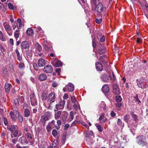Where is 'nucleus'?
Segmentation results:
<instances>
[{
	"label": "nucleus",
	"instance_id": "423d86ee",
	"mask_svg": "<svg viewBox=\"0 0 148 148\" xmlns=\"http://www.w3.org/2000/svg\"><path fill=\"white\" fill-rule=\"evenodd\" d=\"M137 138V142L139 145L143 146L146 144V142L145 136H141Z\"/></svg>",
	"mask_w": 148,
	"mask_h": 148
},
{
	"label": "nucleus",
	"instance_id": "6ab92c4d",
	"mask_svg": "<svg viewBox=\"0 0 148 148\" xmlns=\"http://www.w3.org/2000/svg\"><path fill=\"white\" fill-rule=\"evenodd\" d=\"M51 64L54 66L56 67H61L62 66V63L59 60H57L55 62H52Z\"/></svg>",
	"mask_w": 148,
	"mask_h": 148
},
{
	"label": "nucleus",
	"instance_id": "de8ad7c7",
	"mask_svg": "<svg viewBox=\"0 0 148 148\" xmlns=\"http://www.w3.org/2000/svg\"><path fill=\"white\" fill-rule=\"evenodd\" d=\"M71 100L72 102L73 103H75L77 101V99L74 96H72L71 97Z\"/></svg>",
	"mask_w": 148,
	"mask_h": 148
},
{
	"label": "nucleus",
	"instance_id": "bb28decb",
	"mask_svg": "<svg viewBox=\"0 0 148 148\" xmlns=\"http://www.w3.org/2000/svg\"><path fill=\"white\" fill-rule=\"evenodd\" d=\"M15 52L16 54L17 60L19 61H22V56L20 54L17 48L16 49Z\"/></svg>",
	"mask_w": 148,
	"mask_h": 148
},
{
	"label": "nucleus",
	"instance_id": "c9c22d12",
	"mask_svg": "<svg viewBox=\"0 0 148 148\" xmlns=\"http://www.w3.org/2000/svg\"><path fill=\"white\" fill-rule=\"evenodd\" d=\"M106 104L105 102L103 101H102L101 102V104H100L99 106V107L101 108H103V110H105L106 108Z\"/></svg>",
	"mask_w": 148,
	"mask_h": 148
},
{
	"label": "nucleus",
	"instance_id": "49530a36",
	"mask_svg": "<svg viewBox=\"0 0 148 148\" xmlns=\"http://www.w3.org/2000/svg\"><path fill=\"white\" fill-rule=\"evenodd\" d=\"M52 134L53 136L55 137H57V130H53L52 131Z\"/></svg>",
	"mask_w": 148,
	"mask_h": 148
},
{
	"label": "nucleus",
	"instance_id": "c756f323",
	"mask_svg": "<svg viewBox=\"0 0 148 148\" xmlns=\"http://www.w3.org/2000/svg\"><path fill=\"white\" fill-rule=\"evenodd\" d=\"M55 112L54 114L55 118L56 119H58L60 117L61 114V111H57Z\"/></svg>",
	"mask_w": 148,
	"mask_h": 148
},
{
	"label": "nucleus",
	"instance_id": "72a5a7b5",
	"mask_svg": "<svg viewBox=\"0 0 148 148\" xmlns=\"http://www.w3.org/2000/svg\"><path fill=\"white\" fill-rule=\"evenodd\" d=\"M24 116L25 117H27L30 115V112L28 109L24 110Z\"/></svg>",
	"mask_w": 148,
	"mask_h": 148
},
{
	"label": "nucleus",
	"instance_id": "4d7b16f0",
	"mask_svg": "<svg viewBox=\"0 0 148 148\" xmlns=\"http://www.w3.org/2000/svg\"><path fill=\"white\" fill-rule=\"evenodd\" d=\"M41 98L43 100H46L47 99L46 95L44 93H43L42 94Z\"/></svg>",
	"mask_w": 148,
	"mask_h": 148
},
{
	"label": "nucleus",
	"instance_id": "39448f33",
	"mask_svg": "<svg viewBox=\"0 0 148 148\" xmlns=\"http://www.w3.org/2000/svg\"><path fill=\"white\" fill-rule=\"evenodd\" d=\"M24 133L25 135L27 138L30 143L32 144L34 142L32 140L33 135L32 132L31 131L26 129L25 130Z\"/></svg>",
	"mask_w": 148,
	"mask_h": 148
},
{
	"label": "nucleus",
	"instance_id": "37998d69",
	"mask_svg": "<svg viewBox=\"0 0 148 148\" xmlns=\"http://www.w3.org/2000/svg\"><path fill=\"white\" fill-rule=\"evenodd\" d=\"M55 121L54 120H53L50 123H49L48 124H49L52 127V128H54L55 127V126L56 125H55Z\"/></svg>",
	"mask_w": 148,
	"mask_h": 148
},
{
	"label": "nucleus",
	"instance_id": "5701e85b",
	"mask_svg": "<svg viewBox=\"0 0 148 148\" xmlns=\"http://www.w3.org/2000/svg\"><path fill=\"white\" fill-rule=\"evenodd\" d=\"M18 141L21 144L23 145L26 144L27 143V141L25 137L23 136L21 137L19 139Z\"/></svg>",
	"mask_w": 148,
	"mask_h": 148
},
{
	"label": "nucleus",
	"instance_id": "a878e982",
	"mask_svg": "<svg viewBox=\"0 0 148 148\" xmlns=\"http://www.w3.org/2000/svg\"><path fill=\"white\" fill-rule=\"evenodd\" d=\"M12 87V85L8 83H5V88L6 93H9L10 88L11 87Z\"/></svg>",
	"mask_w": 148,
	"mask_h": 148
},
{
	"label": "nucleus",
	"instance_id": "0eeeda50",
	"mask_svg": "<svg viewBox=\"0 0 148 148\" xmlns=\"http://www.w3.org/2000/svg\"><path fill=\"white\" fill-rule=\"evenodd\" d=\"M104 9V7L101 3H99L96 6L94 9L95 12L100 13L103 12Z\"/></svg>",
	"mask_w": 148,
	"mask_h": 148
},
{
	"label": "nucleus",
	"instance_id": "f8f14e48",
	"mask_svg": "<svg viewBox=\"0 0 148 148\" xmlns=\"http://www.w3.org/2000/svg\"><path fill=\"white\" fill-rule=\"evenodd\" d=\"M101 78L102 81L106 82H109L110 79H111L112 77L111 76L108 77L106 74H101Z\"/></svg>",
	"mask_w": 148,
	"mask_h": 148
},
{
	"label": "nucleus",
	"instance_id": "9d476101",
	"mask_svg": "<svg viewBox=\"0 0 148 148\" xmlns=\"http://www.w3.org/2000/svg\"><path fill=\"white\" fill-rule=\"evenodd\" d=\"M113 92L115 95H119L121 93V90L119 87L116 84H114L113 86Z\"/></svg>",
	"mask_w": 148,
	"mask_h": 148
},
{
	"label": "nucleus",
	"instance_id": "69168bd1",
	"mask_svg": "<svg viewBox=\"0 0 148 148\" xmlns=\"http://www.w3.org/2000/svg\"><path fill=\"white\" fill-rule=\"evenodd\" d=\"M33 66L35 70L38 71V67L37 66L36 64H34Z\"/></svg>",
	"mask_w": 148,
	"mask_h": 148
},
{
	"label": "nucleus",
	"instance_id": "603ef678",
	"mask_svg": "<svg viewBox=\"0 0 148 148\" xmlns=\"http://www.w3.org/2000/svg\"><path fill=\"white\" fill-rule=\"evenodd\" d=\"M0 40L3 41L5 40V39L3 37V34L2 32L0 34Z\"/></svg>",
	"mask_w": 148,
	"mask_h": 148
},
{
	"label": "nucleus",
	"instance_id": "ea45409f",
	"mask_svg": "<svg viewBox=\"0 0 148 148\" xmlns=\"http://www.w3.org/2000/svg\"><path fill=\"white\" fill-rule=\"evenodd\" d=\"M94 142V140L92 138H90L89 140H87V143L89 145H92Z\"/></svg>",
	"mask_w": 148,
	"mask_h": 148
},
{
	"label": "nucleus",
	"instance_id": "3c124183",
	"mask_svg": "<svg viewBox=\"0 0 148 148\" xmlns=\"http://www.w3.org/2000/svg\"><path fill=\"white\" fill-rule=\"evenodd\" d=\"M98 130L100 132H101L103 130V128L100 125H98L96 126Z\"/></svg>",
	"mask_w": 148,
	"mask_h": 148
},
{
	"label": "nucleus",
	"instance_id": "680f3d73",
	"mask_svg": "<svg viewBox=\"0 0 148 148\" xmlns=\"http://www.w3.org/2000/svg\"><path fill=\"white\" fill-rule=\"evenodd\" d=\"M132 117L135 121H137L138 120L137 116L136 115L134 114H133L132 115Z\"/></svg>",
	"mask_w": 148,
	"mask_h": 148
},
{
	"label": "nucleus",
	"instance_id": "8fccbe9b",
	"mask_svg": "<svg viewBox=\"0 0 148 148\" xmlns=\"http://www.w3.org/2000/svg\"><path fill=\"white\" fill-rule=\"evenodd\" d=\"M102 21V19L101 18H96L95 19V22L97 24L100 23Z\"/></svg>",
	"mask_w": 148,
	"mask_h": 148
},
{
	"label": "nucleus",
	"instance_id": "a19ab883",
	"mask_svg": "<svg viewBox=\"0 0 148 148\" xmlns=\"http://www.w3.org/2000/svg\"><path fill=\"white\" fill-rule=\"evenodd\" d=\"M3 73L4 77H7L8 72L6 69L5 68L3 70Z\"/></svg>",
	"mask_w": 148,
	"mask_h": 148
},
{
	"label": "nucleus",
	"instance_id": "2eb2a0df",
	"mask_svg": "<svg viewBox=\"0 0 148 148\" xmlns=\"http://www.w3.org/2000/svg\"><path fill=\"white\" fill-rule=\"evenodd\" d=\"M104 57V58H103L102 57L100 56L99 58L98 57H97V58L100 61L102 62L104 65H105L107 64L108 62L107 58L106 55H105Z\"/></svg>",
	"mask_w": 148,
	"mask_h": 148
},
{
	"label": "nucleus",
	"instance_id": "338daca9",
	"mask_svg": "<svg viewBox=\"0 0 148 148\" xmlns=\"http://www.w3.org/2000/svg\"><path fill=\"white\" fill-rule=\"evenodd\" d=\"M11 141L13 143L15 144L17 141V139H12Z\"/></svg>",
	"mask_w": 148,
	"mask_h": 148
},
{
	"label": "nucleus",
	"instance_id": "dca6fc26",
	"mask_svg": "<svg viewBox=\"0 0 148 148\" xmlns=\"http://www.w3.org/2000/svg\"><path fill=\"white\" fill-rule=\"evenodd\" d=\"M79 3L81 5L82 8L84 9H87L88 8L87 3H86V0H78Z\"/></svg>",
	"mask_w": 148,
	"mask_h": 148
},
{
	"label": "nucleus",
	"instance_id": "4c0bfd02",
	"mask_svg": "<svg viewBox=\"0 0 148 148\" xmlns=\"http://www.w3.org/2000/svg\"><path fill=\"white\" fill-rule=\"evenodd\" d=\"M70 116L71 117V118L69 117L70 120H69V122H70L74 118V114L73 113V111H71L70 112Z\"/></svg>",
	"mask_w": 148,
	"mask_h": 148
},
{
	"label": "nucleus",
	"instance_id": "13d9d810",
	"mask_svg": "<svg viewBox=\"0 0 148 148\" xmlns=\"http://www.w3.org/2000/svg\"><path fill=\"white\" fill-rule=\"evenodd\" d=\"M104 114H101L99 118L98 119L99 121H101L104 118Z\"/></svg>",
	"mask_w": 148,
	"mask_h": 148
},
{
	"label": "nucleus",
	"instance_id": "ddd939ff",
	"mask_svg": "<svg viewBox=\"0 0 148 148\" xmlns=\"http://www.w3.org/2000/svg\"><path fill=\"white\" fill-rule=\"evenodd\" d=\"M15 126H11L9 128V130L12 132L13 135L14 137H16L18 136V130L17 129H16L14 128Z\"/></svg>",
	"mask_w": 148,
	"mask_h": 148
},
{
	"label": "nucleus",
	"instance_id": "052dcab7",
	"mask_svg": "<svg viewBox=\"0 0 148 148\" xmlns=\"http://www.w3.org/2000/svg\"><path fill=\"white\" fill-rule=\"evenodd\" d=\"M51 128H52L51 126L49 124H48L46 127V129L48 132L50 131Z\"/></svg>",
	"mask_w": 148,
	"mask_h": 148
},
{
	"label": "nucleus",
	"instance_id": "0e129e2a",
	"mask_svg": "<svg viewBox=\"0 0 148 148\" xmlns=\"http://www.w3.org/2000/svg\"><path fill=\"white\" fill-rule=\"evenodd\" d=\"M97 3L96 0H91V3L92 4V5H95Z\"/></svg>",
	"mask_w": 148,
	"mask_h": 148
},
{
	"label": "nucleus",
	"instance_id": "e2e57ef3",
	"mask_svg": "<svg viewBox=\"0 0 148 148\" xmlns=\"http://www.w3.org/2000/svg\"><path fill=\"white\" fill-rule=\"evenodd\" d=\"M14 102L16 106H17L18 104V99H14Z\"/></svg>",
	"mask_w": 148,
	"mask_h": 148
},
{
	"label": "nucleus",
	"instance_id": "b1692460",
	"mask_svg": "<svg viewBox=\"0 0 148 148\" xmlns=\"http://www.w3.org/2000/svg\"><path fill=\"white\" fill-rule=\"evenodd\" d=\"M68 114H65L62 115L61 117V119L62 120V121L64 123L66 122H69V120H70L69 118H68Z\"/></svg>",
	"mask_w": 148,
	"mask_h": 148
},
{
	"label": "nucleus",
	"instance_id": "c85d7f7f",
	"mask_svg": "<svg viewBox=\"0 0 148 148\" xmlns=\"http://www.w3.org/2000/svg\"><path fill=\"white\" fill-rule=\"evenodd\" d=\"M26 56L29 59L31 58L32 55V52L31 50H29L26 52Z\"/></svg>",
	"mask_w": 148,
	"mask_h": 148
},
{
	"label": "nucleus",
	"instance_id": "4be33fe9",
	"mask_svg": "<svg viewBox=\"0 0 148 148\" xmlns=\"http://www.w3.org/2000/svg\"><path fill=\"white\" fill-rule=\"evenodd\" d=\"M102 91L104 93H108L109 91V88L107 84L104 85L101 88Z\"/></svg>",
	"mask_w": 148,
	"mask_h": 148
},
{
	"label": "nucleus",
	"instance_id": "20e7f679",
	"mask_svg": "<svg viewBox=\"0 0 148 148\" xmlns=\"http://www.w3.org/2000/svg\"><path fill=\"white\" fill-rule=\"evenodd\" d=\"M30 97L31 105L34 106H37V100L34 91H32L31 93Z\"/></svg>",
	"mask_w": 148,
	"mask_h": 148
},
{
	"label": "nucleus",
	"instance_id": "412c9836",
	"mask_svg": "<svg viewBox=\"0 0 148 148\" xmlns=\"http://www.w3.org/2000/svg\"><path fill=\"white\" fill-rule=\"evenodd\" d=\"M21 47L22 48L26 49L29 47V44L27 41H23L21 43Z\"/></svg>",
	"mask_w": 148,
	"mask_h": 148
},
{
	"label": "nucleus",
	"instance_id": "5fc2aeb1",
	"mask_svg": "<svg viewBox=\"0 0 148 148\" xmlns=\"http://www.w3.org/2000/svg\"><path fill=\"white\" fill-rule=\"evenodd\" d=\"M13 114L15 115L16 118H17L18 116L19 115V112L17 110H15L13 112Z\"/></svg>",
	"mask_w": 148,
	"mask_h": 148
},
{
	"label": "nucleus",
	"instance_id": "9b49d317",
	"mask_svg": "<svg viewBox=\"0 0 148 148\" xmlns=\"http://www.w3.org/2000/svg\"><path fill=\"white\" fill-rule=\"evenodd\" d=\"M53 71V68L50 65H46L43 69V71L46 73H51Z\"/></svg>",
	"mask_w": 148,
	"mask_h": 148
},
{
	"label": "nucleus",
	"instance_id": "09e8293b",
	"mask_svg": "<svg viewBox=\"0 0 148 148\" xmlns=\"http://www.w3.org/2000/svg\"><path fill=\"white\" fill-rule=\"evenodd\" d=\"M16 118V119H17L20 122L22 123L23 122V118L21 115H19Z\"/></svg>",
	"mask_w": 148,
	"mask_h": 148
},
{
	"label": "nucleus",
	"instance_id": "e433bc0d",
	"mask_svg": "<svg viewBox=\"0 0 148 148\" xmlns=\"http://www.w3.org/2000/svg\"><path fill=\"white\" fill-rule=\"evenodd\" d=\"M35 46L39 52H41L42 51V47L41 45L38 43H37L35 45Z\"/></svg>",
	"mask_w": 148,
	"mask_h": 148
},
{
	"label": "nucleus",
	"instance_id": "f704fd0d",
	"mask_svg": "<svg viewBox=\"0 0 148 148\" xmlns=\"http://www.w3.org/2000/svg\"><path fill=\"white\" fill-rule=\"evenodd\" d=\"M51 113L49 111H47L45 113V114L43 115V116L45 117H46L48 118L49 119L51 118Z\"/></svg>",
	"mask_w": 148,
	"mask_h": 148
},
{
	"label": "nucleus",
	"instance_id": "58836bf2",
	"mask_svg": "<svg viewBox=\"0 0 148 148\" xmlns=\"http://www.w3.org/2000/svg\"><path fill=\"white\" fill-rule=\"evenodd\" d=\"M115 99L117 102H120L122 100L121 97L119 95H117L116 96Z\"/></svg>",
	"mask_w": 148,
	"mask_h": 148
},
{
	"label": "nucleus",
	"instance_id": "cd10ccee",
	"mask_svg": "<svg viewBox=\"0 0 148 148\" xmlns=\"http://www.w3.org/2000/svg\"><path fill=\"white\" fill-rule=\"evenodd\" d=\"M47 79V76L45 74H41L38 76L39 80L43 81Z\"/></svg>",
	"mask_w": 148,
	"mask_h": 148
},
{
	"label": "nucleus",
	"instance_id": "1a4fd4ad",
	"mask_svg": "<svg viewBox=\"0 0 148 148\" xmlns=\"http://www.w3.org/2000/svg\"><path fill=\"white\" fill-rule=\"evenodd\" d=\"M97 52L100 55L103 54L106 50V47L103 45L101 44L99 46L97 45Z\"/></svg>",
	"mask_w": 148,
	"mask_h": 148
},
{
	"label": "nucleus",
	"instance_id": "473e14b6",
	"mask_svg": "<svg viewBox=\"0 0 148 148\" xmlns=\"http://www.w3.org/2000/svg\"><path fill=\"white\" fill-rule=\"evenodd\" d=\"M58 142L57 140H55L52 143V147L54 148H58Z\"/></svg>",
	"mask_w": 148,
	"mask_h": 148
},
{
	"label": "nucleus",
	"instance_id": "6e6552de",
	"mask_svg": "<svg viewBox=\"0 0 148 148\" xmlns=\"http://www.w3.org/2000/svg\"><path fill=\"white\" fill-rule=\"evenodd\" d=\"M3 25L8 34L9 36L12 35V28L8 23L6 22H4L3 24Z\"/></svg>",
	"mask_w": 148,
	"mask_h": 148
},
{
	"label": "nucleus",
	"instance_id": "f3484780",
	"mask_svg": "<svg viewBox=\"0 0 148 148\" xmlns=\"http://www.w3.org/2000/svg\"><path fill=\"white\" fill-rule=\"evenodd\" d=\"M38 64L39 67H42L45 65L46 62L44 59L40 58L38 60Z\"/></svg>",
	"mask_w": 148,
	"mask_h": 148
},
{
	"label": "nucleus",
	"instance_id": "a18cd8bd",
	"mask_svg": "<svg viewBox=\"0 0 148 148\" xmlns=\"http://www.w3.org/2000/svg\"><path fill=\"white\" fill-rule=\"evenodd\" d=\"M34 27L37 32H39L40 31H42V29L40 27L37 26L36 25H35Z\"/></svg>",
	"mask_w": 148,
	"mask_h": 148
},
{
	"label": "nucleus",
	"instance_id": "864d4df0",
	"mask_svg": "<svg viewBox=\"0 0 148 148\" xmlns=\"http://www.w3.org/2000/svg\"><path fill=\"white\" fill-rule=\"evenodd\" d=\"M28 106L26 103H24L23 105V110H25L27 109Z\"/></svg>",
	"mask_w": 148,
	"mask_h": 148
},
{
	"label": "nucleus",
	"instance_id": "aec40b11",
	"mask_svg": "<svg viewBox=\"0 0 148 148\" xmlns=\"http://www.w3.org/2000/svg\"><path fill=\"white\" fill-rule=\"evenodd\" d=\"M95 66L97 70L99 71H101L103 69V66L102 64L99 62H97L95 63Z\"/></svg>",
	"mask_w": 148,
	"mask_h": 148
},
{
	"label": "nucleus",
	"instance_id": "7c9ffc66",
	"mask_svg": "<svg viewBox=\"0 0 148 148\" xmlns=\"http://www.w3.org/2000/svg\"><path fill=\"white\" fill-rule=\"evenodd\" d=\"M92 132L90 130L87 131L85 134V137L86 138H89L92 135Z\"/></svg>",
	"mask_w": 148,
	"mask_h": 148
},
{
	"label": "nucleus",
	"instance_id": "bf43d9fd",
	"mask_svg": "<svg viewBox=\"0 0 148 148\" xmlns=\"http://www.w3.org/2000/svg\"><path fill=\"white\" fill-rule=\"evenodd\" d=\"M58 85L57 83L55 82H53L52 83V86L54 87H56Z\"/></svg>",
	"mask_w": 148,
	"mask_h": 148
},
{
	"label": "nucleus",
	"instance_id": "6e6d98bb",
	"mask_svg": "<svg viewBox=\"0 0 148 148\" xmlns=\"http://www.w3.org/2000/svg\"><path fill=\"white\" fill-rule=\"evenodd\" d=\"M8 5L9 9L12 10H13L14 9V7L13 6V5L11 3H8Z\"/></svg>",
	"mask_w": 148,
	"mask_h": 148
},
{
	"label": "nucleus",
	"instance_id": "2f4dec72",
	"mask_svg": "<svg viewBox=\"0 0 148 148\" xmlns=\"http://www.w3.org/2000/svg\"><path fill=\"white\" fill-rule=\"evenodd\" d=\"M26 32V34L27 35L30 36L33 35L34 31L31 28H29L27 29Z\"/></svg>",
	"mask_w": 148,
	"mask_h": 148
},
{
	"label": "nucleus",
	"instance_id": "f03ea898",
	"mask_svg": "<svg viewBox=\"0 0 148 148\" xmlns=\"http://www.w3.org/2000/svg\"><path fill=\"white\" fill-rule=\"evenodd\" d=\"M119 140V142H115L114 143V145H111L110 148H124V146L127 143L125 137L124 136L123 138L121 137Z\"/></svg>",
	"mask_w": 148,
	"mask_h": 148
},
{
	"label": "nucleus",
	"instance_id": "c03bdc74",
	"mask_svg": "<svg viewBox=\"0 0 148 148\" xmlns=\"http://www.w3.org/2000/svg\"><path fill=\"white\" fill-rule=\"evenodd\" d=\"M10 115L11 116L12 119L14 121H15L16 118V117L15 115H14V114H13V112H11L10 113Z\"/></svg>",
	"mask_w": 148,
	"mask_h": 148
},
{
	"label": "nucleus",
	"instance_id": "774afa93",
	"mask_svg": "<svg viewBox=\"0 0 148 148\" xmlns=\"http://www.w3.org/2000/svg\"><path fill=\"white\" fill-rule=\"evenodd\" d=\"M110 115L112 117H114L116 115V113L113 111L110 112Z\"/></svg>",
	"mask_w": 148,
	"mask_h": 148
},
{
	"label": "nucleus",
	"instance_id": "4468645a",
	"mask_svg": "<svg viewBox=\"0 0 148 148\" xmlns=\"http://www.w3.org/2000/svg\"><path fill=\"white\" fill-rule=\"evenodd\" d=\"M57 95L54 92L50 93L47 97L48 101H50L52 100L55 99Z\"/></svg>",
	"mask_w": 148,
	"mask_h": 148
},
{
	"label": "nucleus",
	"instance_id": "393cba45",
	"mask_svg": "<svg viewBox=\"0 0 148 148\" xmlns=\"http://www.w3.org/2000/svg\"><path fill=\"white\" fill-rule=\"evenodd\" d=\"M49 120V119L48 118L46 117L43 115L41 117L40 122L42 124V125L44 126L46 122Z\"/></svg>",
	"mask_w": 148,
	"mask_h": 148
},
{
	"label": "nucleus",
	"instance_id": "a211bd4d",
	"mask_svg": "<svg viewBox=\"0 0 148 148\" xmlns=\"http://www.w3.org/2000/svg\"><path fill=\"white\" fill-rule=\"evenodd\" d=\"M68 90L70 92L73 91L74 90V86L73 84L71 83H69L66 86Z\"/></svg>",
	"mask_w": 148,
	"mask_h": 148
},
{
	"label": "nucleus",
	"instance_id": "7ed1b4c3",
	"mask_svg": "<svg viewBox=\"0 0 148 148\" xmlns=\"http://www.w3.org/2000/svg\"><path fill=\"white\" fill-rule=\"evenodd\" d=\"M137 84L139 88H145L148 86V82L145 77H141L136 80Z\"/></svg>",
	"mask_w": 148,
	"mask_h": 148
},
{
	"label": "nucleus",
	"instance_id": "f257e3e1",
	"mask_svg": "<svg viewBox=\"0 0 148 148\" xmlns=\"http://www.w3.org/2000/svg\"><path fill=\"white\" fill-rule=\"evenodd\" d=\"M65 103V101L63 100L61 101L58 104H56V101L54 100L49 103L48 108L49 109L52 110L53 106L55 105V108L54 110L55 111H57L58 109L61 110L64 108Z\"/></svg>",
	"mask_w": 148,
	"mask_h": 148
},
{
	"label": "nucleus",
	"instance_id": "79ce46f5",
	"mask_svg": "<svg viewBox=\"0 0 148 148\" xmlns=\"http://www.w3.org/2000/svg\"><path fill=\"white\" fill-rule=\"evenodd\" d=\"M18 66L21 69H24L25 67L24 63L23 62H21L18 64Z\"/></svg>",
	"mask_w": 148,
	"mask_h": 148
}]
</instances>
